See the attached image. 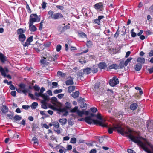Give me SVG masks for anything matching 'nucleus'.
<instances>
[{"mask_svg":"<svg viewBox=\"0 0 153 153\" xmlns=\"http://www.w3.org/2000/svg\"><path fill=\"white\" fill-rule=\"evenodd\" d=\"M64 108L59 109V111L60 112H63L66 110L69 109L71 106V105L70 103L66 102L64 104Z\"/></svg>","mask_w":153,"mask_h":153,"instance_id":"obj_6","label":"nucleus"},{"mask_svg":"<svg viewBox=\"0 0 153 153\" xmlns=\"http://www.w3.org/2000/svg\"><path fill=\"white\" fill-rule=\"evenodd\" d=\"M67 120L66 118L60 119L59 120V122L62 124V125H64L66 123Z\"/></svg>","mask_w":153,"mask_h":153,"instance_id":"obj_29","label":"nucleus"},{"mask_svg":"<svg viewBox=\"0 0 153 153\" xmlns=\"http://www.w3.org/2000/svg\"><path fill=\"white\" fill-rule=\"evenodd\" d=\"M79 36L82 37H85L86 36V35L85 33H79Z\"/></svg>","mask_w":153,"mask_h":153,"instance_id":"obj_54","label":"nucleus"},{"mask_svg":"<svg viewBox=\"0 0 153 153\" xmlns=\"http://www.w3.org/2000/svg\"><path fill=\"white\" fill-rule=\"evenodd\" d=\"M0 59L2 62H4L6 60V57L2 53H0Z\"/></svg>","mask_w":153,"mask_h":153,"instance_id":"obj_20","label":"nucleus"},{"mask_svg":"<svg viewBox=\"0 0 153 153\" xmlns=\"http://www.w3.org/2000/svg\"><path fill=\"white\" fill-rule=\"evenodd\" d=\"M75 88V87L74 86L71 85L68 87V91L69 93H71L74 90Z\"/></svg>","mask_w":153,"mask_h":153,"instance_id":"obj_26","label":"nucleus"},{"mask_svg":"<svg viewBox=\"0 0 153 153\" xmlns=\"http://www.w3.org/2000/svg\"><path fill=\"white\" fill-rule=\"evenodd\" d=\"M77 114L78 116L81 117L84 114V110H83L82 111H80L79 110H78L77 111Z\"/></svg>","mask_w":153,"mask_h":153,"instance_id":"obj_27","label":"nucleus"},{"mask_svg":"<svg viewBox=\"0 0 153 153\" xmlns=\"http://www.w3.org/2000/svg\"><path fill=\"white\" fill-rule=\"evenodd\" d=\"M61 48V46L60 45H58L56 47V51L58 52H59Z\"/></svg>","mask_w":153,"mask_h":153,"instance_id":"obj_46","label":"nucleus"},{"mask_svg":"<svg viewBox=\"0 0 153 153\" xmlns=\"http://www.w3.org/2000/svg\"><path fill=\"white\" fill-rule=\"evenodd\" d=\"M119 81L117 78L113 77V78L111 79L109 82L110 85L111 86H114L117 84H118Z\"/></svg>","mask_w":153,"mask_h":153,"instance_id":"obj_5","label":"nucleus"},{"mask_svg":"<svg viewBox=\"0 0 153 153\" xmlns=\"http://www.w3.org/2000/svg\"><path fill=\"white\" fill-rule=\"evenodd\" d=\"M57 75L58 76H61L63 78L65 76L66 74L65 73H62L61 71H59L57 72Z\"/></svg>","mask_w":153,"mask_h":153,"instance_id":"obj_28","label":"nucleus"},{"mask_svg":"<svg viewBox=\"0 0 153 153\" xmlns=\"http://www.w3.org/2000/svg\"><path fill=\"white\" fill-rule=\"evenodd\" d=\"M116 130L118 133L122 135L125 134H127L131 140L137 143L147 153H153L151 149L153 151V146L146 140L140 137L135 132L132 131L130 129L127 131H125L124 129L119 125H117L113 128H109L108 132L111 134L113 130Z\"/></svg>","mask_w":153,"mask_h":153,"instance_id":"obj_1","label":"nucleus"},{"mask_svg":"<svg viewBox=\"0 0 153 153\" xmlns=\"http://www.w3.org/2000/svg\"><path fill=\"white\" fill-rule=\"evenodd\" d=\"M46 4H47V3L46 2H43L42 3V8L45 9V8L46 6Z\"/></svg>","mask_w":153,"mask_h":153,"instance_id":"obj_57","label":"nucleus"},{"mask_svg":"<svg viewBox=\"0 0 153 153\" xmlns=\"http://www.w3.org/2000/svg\"><path fill=\"white\" fill-rule=\"evenodd\" d=\"M79 92L78 91H76L75 92L73 93L71 95L74 98H76L79 97Z\"/></svg>","mask_w":153,"mask_h":153,"instance_id":"obj_23","label":"nucleus"},{"mask_svg":"<svg viewBox=\"0 0 153 153\" xmlns=\"http://www.w3.org/2000/svg\"><path fill=\"white\" fill-rule=\"evenodd\" d=\"M46 58H44L43 59H42L40 60L41 62L42 63L45 64L46 63V61L45 60Z\"/></svg>","mask_w":153,"mask_h":153,"instance_id":"obj_53","label":"nucleus"},{"mask_svg":"<svg viewBox=\"0 0 153 153\" xmlns=\"http://www.w3.org/2000/svg\"><path fill=\"white\" fill-rule=\"evenodd\" d=\"M39 97H42L43 99V100H44L45 101H48L49 99L48 96L45 93L43 94H41V95H40Z\"/></svg>","mask_w":153,"mask_h":153,"instance_id":"obj_10","label":"nucleus"},{"mask_svg":"<svg viewBox=\"0 0 153 153\" xmlns=\"http://www.w3.org/2000/svg\"><path fill=\"white\" fill-rule=\"evenodd\" d=\"M32 140L34 141V144L38 143V140L36 137H34L33 138Z\"/></svg>","mask_w":153,"mask_h":153,"instance_id":"obj_50","label":"nucleus"},{"mask_svg":"<svg viewBox=\"0 0 153 153\" xmlns=\"http://www.w3.org/2000/svg\"><path fill=\"white\" fill-rule=\"evenodd\" d=\"M41 103L42 104L41 107L42 108L44 109H46L48 108V106L47 105V103L46 101H45L44 100H41Z\"/></svg>","mask_w":153,"mask_h":153,"instance_id":"obj_15","label":"nucleus"},{"mask_svg":"<svg viewBox=\"0 0 153 153\" xmlns=\"http://www.w3.org/2000/svg\"><path fill=\"white\" fill-rule=\"evenodd\" d=\"M22 108L25 110L28 109L30 107L29 106L27 105H23L22 106Z\"/></svg>","mask_w":153,"mask_h":153,"instance_id":"obj_55","label":"nucleus"},{"mask_svg":"<svg viewBox=\"0 0 153 153\" xmlns=\"http://www.w3.org/2000/svg\"><path fill=\"white\" fill-rule=\"evenodd\" d=\"M142 68V65L140 63H138L135 65L134 68L136 71H139Z\"/></svg>","mask_w":153,"mask_h":153,"instance_id":"obj_19","label":"nucleus"},{"mask_svg":"<svg viewBox=\"0 0 153 153\" xmlns=\"http://www.w3.org/2000/svg\"><path fill=\"white\" fill-rule=\"evenodd\" d=\"M0 72L3 76H6V73L8 72V70L7 68H3L2 67L0 66Z\"/></svg>","mask_w":153,"mask_h":153,"instance_id":"obj_7","label":"nucleus"},{"mask_svg":"<svg viewBox=\"0 0 153 153\" xmlns=\"http://www.w3.org/2000/svg\"><path fill=\"white\" fill-rule=\"evenodd\" d=\"M96 150L95 149H93L90 151V153H96Z\"/></svg>","mask_w":153,"mask_h":153,"instance_id":"obj_64","label":"nucleus"},{"mask_svg":"<svg viewBox=\"0 0 153 153\" xmlns=\"http://www.w3.org/2000/svg\"><path fill=\"white\" fill-rule=\"evenodd\" d=\"M90 110L93 113H95L97 111V108L95 107L91 108L90 109Z\"/></svg>","mask_w":153,"mask_h":153,"instance_id":"obj_49","label":"nucleus"},{"mask_svg":"<svg viewBox=\"0 0 153 153\" xmlns=\"http://www.w3.org/2000/svg\"><path fill=\"white\" fill-rule=\"evenodd\" d=\"M148 71L150 73H152L153 72V66L150 68H149Z\"/></svg>","mask_w":153,"mask_h":153,"instance_id":"obj_62","label":"nucleus"},{"mask_svg":"<svg viewBox=\"0 0 153 153\" xmlns=\"http://www.w3.org/2000/svg\"><path fill=\"white\" fill-rule=\"evenodd\" d=\"M94 6L96 9L99 10H101L102 7V3H97Z\"/></svg>","mask_w":153,"mask_h":153,"instance_id":"obj_13","label":"nucleus"},{"mask_svg":"<svg viewBox=\"0 0 153 153\" xmlns=\"http://www.w3.org/2000/svg\"><path fill=\"white\" fill-rule=\"evenodd\" d=\"M27 41L30 44V43L31 42L33 41V37L30 36L27 39Z\"/></svg>","mask_w":153,"mask_h":153,"instance_id":"obj_45","label":"nucleus"},{"mask_svg":"<svg viewBox=\"0 0 153 153\" xmlns=\"http://www.w3.org/2000/svg\"><path fill=\"white\" fill-rule=\"evenodd\" d=\"M80 99L81 100V101H80L81 102L80 107L82 108L86 107L87 105L86 103L84 102V99L82 98H80Z\"/></svg>","mask_w":153,"mask_h":153,"instance_id":"obj_16","label":"nucleus"},{"mask_svg":"<svg viewBox=\"0 0 153 153\" xmlns=\"http://www.w3.org/2000/svg\"><path fill=\"white\" fill-rule=\"evenodd\" d=\"M45 90V88L43 87H42L40 90L39 93L36 92L35 93V95L37 97H39L40 95L43 94V92Z\"/></svg>","mask_w":153,"mask_h":153,"instance_id":"obj_11","label":"nucleus"},{"mask_svg":"<svg viewBox=\"0 0 153 153\" xmlns=\"http://www.w3.org/2000/svg\"><path fill=\"white\" fill-rule=\"evenodd\" d=\"M26 8L27 10H28V12L30 13L31 12V9L30 8L29 6L28 5L26 6Z\"/></svg>","mask_w":153,"mask_h":153,"instance_id":"obj_59","label":"nucleus"},{"mask_svg":"<svg viewBox=\"0 0 153 153\" xmlns=\"http://www.w3.org/2000/svg\"><path fill=\"white\" fill-rule=\"evenodd\" d=\"M57 98L55 97H53L51 98V102L53 104H55L57 102Z\"/></svg>","mask_w":153,"mask_h":153,"instance_id":"obj_33","label":"nucleus"},{"mask_svg":"<svg viewBox=\"0 0 153 153\" xmlns=\"http://www.w3.org/2000/svg\"><path fill=\"white\" fill-rule=\"evenodd\" d=\"M38 105V104L37 102H34L32 104L31 106V107L33 109H35L36 108Z\"/></svg>","mask_w":153,"mask_h":153,"instance_id":"obj_32","label":"nucleus"},{"mask_svg":"<svg viewBox=\"0 0 153 153\" xmlns=\"http://www.w3.org/2000/svg\"><path fill=\"white\" fill-rule=\"evenodd\" d=\"M1 110L3 113H5L8 111V108L6 106H4Z\"/></svg>","mask_w":153,"mask_h":153,"instance_id":"obj_34","label":"nucleus"},{"mask_svg":"<svg viewBox=\"0 0 153 153\" xmlns=\"http://www.w3.org/2000/svg\"><path fill=\"white\" fill-rule=\"evenodd\" d=\"M62 91V89L56 90H55L53 92L54 94H58L61 92Z\"/></svg>","mask_w":153,"mask_h":153,"instance_id":"obj_47","label":"nucleus"},{"mask_svg":"<svg viewBox=\"0 0 153 153\" xmlns=\"http://www.w3.org/2000/svg\"><path fill=\"white\" fill-rule=\"evenodd\" d=\"M118 114L119 115H118V117H121V118L122 117H123V115H124L123 112L120 111L119 112Z\"/></svg>","mask_w":153,"mask_h":153,"instance_id":"obj_48","label":"nucleus"},{"mask_svg":"<svg viewBox=\"0 0 153 153\" xmlns=\"http://www.w3.org/2000/svg\"><path fill=\"white\" fill-rule=\"evenodd\" d=\"M78 110V107L77 106H75L74 107V108H73V109L71 110V111L72 112H76Z\"/></svg>","mask_w":153,"mask_h":153,"instance_id":"obj_42","label":"nucleus"},{"mask_svg":"<svg viewBox=\"0 0 153 153\" xmlns=\"http://www.w3.org/2000/svg\"><path fill=\"white\" fill-rule=\"evenodd\" d=\"M33 23L28 22L29 29L31 32H35L37 30L36 27L33 25Z\"/></svg>","mask_w":153,"mask_h":153,"instance_id":"obj_8","label":"nucleus"},{"mask_svg":"<svg viewBox=\"0 0 153 153\" xmlns=\"http://www.w3.org/2000/svg\"><path fill=\"white\" fill-rule=\"evenodd\" d=\"M109 68L110 69H117L119 68V66L117 64H113L109 66Z\"/></svg>","mask_w":153,"mask_h":153,"instance_id":"obj_21","label":"nucleus"},{"mask_svg":"<svg viewBox=\"0 0 153 153\" xmlns=\"http://www.w3.org/2000/svg\"><path fill=\"white\" fill-rule=\"evenodd\" d=\"M132 59L131 57H129L128 58L125 62L124 64V65L126 66H127L128 63H129Z\"/></svg>","mask_w":153,"mask_h":153,"instance_id":"obj_31","label":"nucleus"},{"mask_svg":"<svg viewBox=\"0 0 153 153\" xmlns=\"http://www.w3.org/2000/svg\"><path fill=\"white\" fill-rule=\"evenodd\" d=\"M134 30L133 29H132L131 31V36L133 37H135L136 36V33L133 32Z\"/></svg>","mask_w":153,"mask_h":153,"instance_id":"obj_44","label":"nucleus"},{"mask_svg":"<svg viewBox=\"0 0 153 153\" xmlns=\"http://www.w3.org/2000/svg\"><path fill=\"white\" fill-rule=\"evenodd\" d=\"M127 152L128 153H135L134 151L131 149H128Z\"/></svg>","mask_w":153,"mask_h":153,"instance_id":"obj_56","label":"nucleus"},{"mask_svg":"<svg viewBox=\"0 0 153 153\" xmlns=\"http://www.w3.org/2000/svg\"><path fill=\"white\" fill-rule=\"evenodd\" d=\"M26 39V37L24 34H19V41H24Z\"/></svg>","mask_w":153,"mask_h":153,"instance_id":"obj_17","label":"nucleus"},{"mask_svg":"<svg viewBox=\"0 0 153 153\" xmlns=\"http://www.w3.org/2000/svg\"><path fill=\"white\" fill-rule=\"evenodd\" d=\"M137 62L143 64L145 62V59L143 57H139L137 59Z\"/></svg>","mask_w":153,"mask_h":153,"instance_id":"obj_24","label":"nucleus"},{"mask_svg":"<svg viewBox=\"0 0 153 153\" xmlns=\"http://www.w3.org/2000/svg\"><path fill=\"white\" fill-rule=\"evenodd\" d=\"M76 138L73 137L71 139V143H76Z\"/></svg>","mask_w":153,"mask_h":153,"instance_id":"obj_41","label":"nucleus"},{"mask_svg":"<svg viewBox=\"0 0 153 153\" xmlns=\"http://www.w3.org/2000/svg\"><path fill=\"white\" fill-rule=\"evenodd\" d=\"M106 67V65L104 62H101L99 64V68L101 69H105Z\"/></svg>","mask_w":153,"mask_h":153,"instance_id":"obj_14","label":"nucleus"},{"mask_svg":"<svg viewBox=\"0 0 153 153\" xmlns=\"http://www.w3.org/2000/svg\"><path fill=\"white\" fill-rule=\"evenodd\" d=\"M104 140L103 138L102 137H100L99 138V141L100 143H102L103 142Z\"/></svg>","mask_w":153,"mask_h":153,"instance_id":"obj_60","label":"nucleus"},{"mask_svg":"<svg viewBox=\"0 0 153 153\" xmlns=\"http://www.w3.org/2000/svg\"><path fill=\"white\" fill-rule=\"evenodd\" d=\"M153 56V50L151 51L149 53V56L151 57Z\"/></svg>","mask_w":153,"mask_h":153,"instance_id":"obj_63","label":"nucleus"},{"mask_svg":"<svg viewBox=\"0 0 153 153\" xmlns=\"http://www.w3.org/2000/svg\"><path fill=\"white\" fill-rule=\"evenodd\" d=\"M85 120L88 124H91L93 123L94 124H98L102 127H105L106 126V124L104 123L103 120L98 121L97 120H92L90 116L86 117L85 119Z\"/></svg>","mask_w":153,"mask_h":153,"instance_id":"obj_2","label":"nucleus"},{"mask_svg":"<svg viewBox=\"0 0 153 153\" xmlns=\"http://www.w3.org/2000/svg\"><path fill=\"white\" fill-rule=\"evenodd\" d=\"M17 33L19 34H22L24 33L23 30L22 29H19L17 31Z\"/></svg>","mask_w":153,"mask_h":153,"instance_id":"obj_39","label":"nucleus"},{"mask_svg":"<svg viewBox=\"0 0 153 153\" xmlns=\"http://www.w3.org/2000/svg\"><path fill=\"white\" fill-rule=\"evenodd\" d=\"M91 68H87L83 70V71L84 73L85 74H88L91 72Z\"/></svg>","mask_w":153,"mask_h":153,"instance_id":"obj_25","label":"nucleus"},{"mask_svg":"<svg viewBox=\"0 0 153 153\" xmlns=\"http://www.w3.org/2000/svg\"><path fill=\"white\" fill-rule=\"evenodd\" d=\"M59 57V55L57 54L56 55L54 56L53 57L51 58V60H49L50 61H55L56 59H57Z\"/></svg>","mask_w":153,"mask_h":153,"instance_id":"obj_36","label":"nucleus"},{"mask_svg":"<svg viewBox=\"0 0 153 153\" xmlns=\"http://www.w3.org/2000/svg\"><path fill=\"white\" fill-rule=\"evenodd\" d=\"M86 45L88 47H90L92 45V42L90 41H87Z\"/></svg>","mask_w":153,"mask_h":153,"instance_id":"obj_38","label":"nucleus"},{"mask_svg":"<svg viewBox=\"0 0 153 153\" xmlns=\"http://www.w3.org/2000/svg\"><path fill=\"white\" fill-rule=\"evenodd\" d=\"M70 28V26H69L66 25L65 26L62 28V31L63 32L66 30L68 29H69Z\"/></svg>","mask_w":153,"mask_h":153,"instance_id":"obj_43","label":"nucleus"},{"mask_svg":"<svg viewBox=\"0 0 153 153\" xmlns=\"http://www.w3.org/2000/svg\"><path fill=\"white\" fill-rule=\"evenodd\" d=\"M52 85H53V86H52V88H54L55 87H56L58 85V83H57L55 82H52Z\"/></svg>","mask_w":153,"mask_h":153,"instance_id":"obj_51","label":"nucleus"},{"mask_svg":"<svg viewBox=\"0 0 153 153\" xmlns=\"http://www.w3.org/2000/svg\"><path fill=\"white\" fill-rule=\"evenodd\" d=\"M66 152V150L64 149H60L59 150V152L60 153H62L63 152Z\"/></svg>","mask_w":153,"mask_h":153,"instance_id":"obj_61","label":"nucleus"},{"mask_svg":"<svg viewBox=\"0 0 153 153\" xmlns=\"http://www.w3.org/2000/svg\"><path fill=\"white\" fill-rule=\"evenodd\" d=\"M33 88H34L35 90L37 91H39L40 89V87L38 85H35L33 86Z\"/></svg>","mask_w":153,"mask_h":153,"instance_id":"obj_40","label":"nucleus"},{"mask_svg":"<svg viewBox=\"0 0 153 153\" xmlns=\"http://www.w3.org/2000/svg\"><path fill=\"white\" fill-rule=\"evenodd\" d=\"M96 117L98 119L100 120H98V121H101V120H102L104 121V123L106 124V126L105 127H108V124L107 123H106L105 122V120L103 119L101 116V114H98L97 115H96Z\"/></svg>","mask_w":153,"mask_h":153,"instance_id":"obj_12","label":"nucleus"},{"mask_svg":"<svg viewBox=\"0 0 153 153\" xmlns=\"http://www.w3.org/2000/svg\"><path fill=\"white\" fill-rule=\"evenodd\" d=\"M52 125L56 128H58L59 127V125L58 122L54 121L52 123Z\"/></svg>","mask_w":153,"mask_h":153,"instance_id":"obj_30","label":"nucleus"},{"mask_svg":"<svg viewBox=\"0 0 153 153\" xmlns=\"http://www.w3.org/2000/svg\"><path fill=\"white\" fill-rule=\"evenodd\" d=\"M73 78L71 77H68L67 79L65 82L66 85H72L73 84L74 82L73 81Z\"/></svg>","mask_w":153,"mask_h":153,"instance_id":"obj_9","label":"nucleus"},{"mask_svg":"<svg viewBox=\"0 0 153 153\" xmlns=\"http://www.w3.org/2000/svg\"><path fill=\"white\" fill-rule=\"evenodd\" d=\"M137 106L138 105L137 103H133L131 105L130 108L132 110H134L137 109Z\"/></svg>","mask_w":153,"mask_h":153,"instance_id":"obj_18","label":"nucleus"},{"mask_svg":"<svg viewBox=\"0 0 153 153\" xmlns=\"http://www.w3.org/2000/svg\"><path fill=\"white\" fill-rule=\"evenodd\" d=\"M131 53L130 51H128L126 53V56H125V57L126 58L128 57L129 56Z\"/></svg>","mask_w":153,"mask_h":153,"instance_id":"obj_58","label":"nucleus"},{"mask_svg":"<svg viewBox=\"0 0 153 153\" xmlns=\"http://www.w3.org/2000/svg\"><path fill=\"white\" fill-rule=\"evenodd\" d=\"M94 22L96 23L98 25H100V20L98 19H96L94 20Z\"/></svg>","mask_w":153,"mask_h":153,"instance_id":"obj_52","label":"nucleus"},{"mask_svg":"<svg viewBox=\"0 0 153 153\" xmlns=\"http://www.w3.org/2000/svg\"><path fill=\"white\" fill-rule=\"evenodd\" d=\"M40 20V16H38L36 14H32L30 15L29 22L33 23L39 22Z\"/></svg>","mask_w":153,"mask_h":153,"instance_id":"obj_4","label":"nucleus"},{"mask_svg":"<svg viewBox=\"0 0 153 153\" xmlns=\"http://www.w3.org/2000/svg\"><path fill=\"white\" fill-rule=\"evenodd\" d=\"M100 83H96L94 85V89L95 91H96L97 90L99 87L100 85Z\"/></svg>","mask_w":153,"mask_h":153,"instance_id":"obj_37","label":"nucleus"},{"mask_svg":"<svg viewBox=\"0 0 153 153\" xmlns=\"http://www.w3.org/2000/svg\"><path fill=\"white\" fill-rule=\"evenodd\" d=\"M91 72L93 73H96L98 71V69L97 67L96 66L94 65L91 68Z\"/></svg>","mask_w":153,"mask_h":153,"instance_id":"obj_22","label":"nucleus"},{"mask_svg":"<svg viewBox=\"0 0 153 153\" xmlns=\"http://www.w3.org/2000/svg\"><path fill=\"white\" fill-rule=\"evenodd\" d=\"M48 14L49 16L48 17V19H52L53 20L58 19L63 17V15L61 13H54V12L51 10L48 11Z\"/></svg>","mask_w":153,"mask_h":153,"instance_id":"obj_3","label":"nucleus"},{"mask_svg":"<svg viewBox=\"0 0 153 153\" xmlns=\"http://www.w3.org/2000/svg\"><path fill=\"white\" fill-rule=\"evenodd\" d=\"M13 119L16 121L20 120L22 119V117L18 115H16L14 117Z\"/></svg>","mask_w":153,"mask_h":153,"instance_id":"obj_35","label":"nucleus"}]
</instances>
